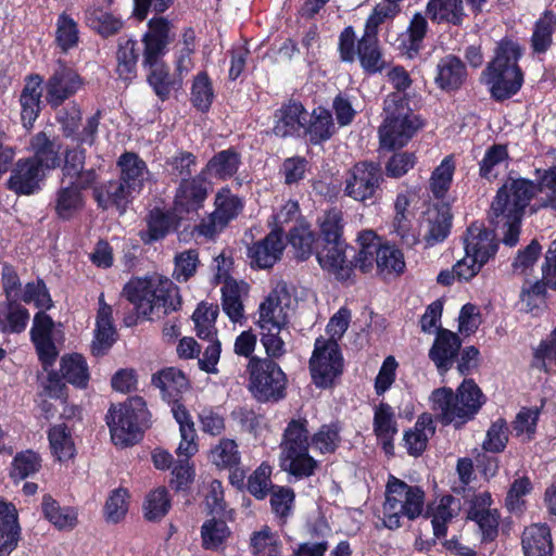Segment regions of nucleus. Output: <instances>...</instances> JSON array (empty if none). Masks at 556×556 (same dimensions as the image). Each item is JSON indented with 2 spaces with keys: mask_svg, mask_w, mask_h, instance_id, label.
Listing matches in <instances>:
<instances>
[{
  "mask_svg": "<svg viewBox=\"0 0 556 556\" xmlns=\"http://www.w3.org/2000/svg\"><path fill=\"white\" fill-rule=\"evenodd\" d=\"M454 503L453 495L444 494L438 502L426 505V491L421 485L408 484L389 475L382 503V525L393 531L403 527V519L413 522L422 517L431 519L433 535L443 539L447 534V525L455 516L452 508Z\"/></svg>",
  "mask_w": 556,
  "mask_h": 556,
  "instance_id": "nucleus-1",
  "label": "nucleus"
},
{
  "mask_svg": "<svg viewBox=\"0 0 556 556\" xmlns=\"http://www.w3.org/2000/svg\"><path fill=\"white\" fill-rule=\"evenodd\" d=\"M175 40L172 22L165 17H151L141 36L142 67L147 71V83L162 102L168 100L173 91L182 88V77L170 73L169 65L163 60Z\"/></svg>",
  "mask_w": 556,
  "mask_h": 556,
  "instance_id": "nucleus-2",
  "label": "nucleus"
},
{
  "mask_svg": "<svg viewBox=\"0 0 556 556\" xmlns=\"http://www.w3.org/2000/svg\"><path fill=\"white\" fill-rule=\"evenodd\" d=\"M535 186L529 178L508 176L491 201L488 222L504 231L502 242L509 248L519 241L522 219L536 197Z\"/></svg>",
  "mask_w": 556,
  "mask_h": 556,
  "instance_id": "nucleus-3",
  "label": "nucleus"
},
{
  "mask_svg": "<svg viewBox=\"0 0 556 556\" xmlns=\"http://www.w3.org/2000/svg\"><path fill=\"white\" fill-rule=\"evenodd\" d=\"M522 53L521 46L507 36L497 41L494 55L482 72L495 102L509 100L521 90L525 74L519 61Z\"/></svg>",
  "mask_w": 556,
  "mask_h": 556,
  "instance_id": "nucleus-4",
  "label": "nucleus"
},
{
  "mask_svg": "<svg viewBox=\"0 0 556 556\" xmlns=\"http://www.w3.org/2000/svg\"><path fill=\"white\" fill-rule=\"evenodd\" d=\"M430 401L438 421L460 429L476 418L486 396L472 378H465L455 391L450 387L434 389Z\"/></svg>",
  "mask_w": 556,
  "mask_h": 556,
  "instance_id": "nucleus-5",
  "label": "nucleus"
},
{
  "mask_svg": "<svg viewBox=\"0 0 556 556\" xmlns=\"http://www.w3.org/2000/svg\"><path fill=\"white\" fill-rule=\"evenodd\" d=\"M122 294L135 306L139 316L149 320L163 318L182 307L179 287L167 278L157 282L140 278L130 280L124 286Z\"/></svg>",
  "mask_w": 556,
  "mask_h": 556,
  "instance_id": "nucleus-6",
  "label": "nucleus"
},
{
  "mask_svg": "<svg viewBox=\"0 0 556 556\" xmlns=\"http://www.w3.org/2000/svg\"><path fill=\"white\" fill-rule=\"evenodd\" d=\"M151 414L141 396H131L117 405L112 404L105 416L111 440L119 447L139 443L150 427Z\"/></svg>",
  "mask_w": 556,
  "mask_h": 556,
  "instance_id": "nucleus-7",
  "label": "nucleus"
},
{
  "mask_svg": "<svg viewBox=\"0 0 556 556\" xmlns=\"http://www.w3.org/2000/svg\"><path fill=\"white\" fill-rule=\"evenodd\" d=\"M383 111L386 117L379 127V141L384 150L402 149L425 125L422 118L414 114L409 104L397 93L387 96Z\"/></svg>",
  "mask_w": 556,
  "mask_h": 556,
  "instance_id": "nucleus-8",
  "label": "nucleus"
},
{
  "mask_svg": "<svg viewBox=\"0 0 556 556\" xmlns=\"http://www.w3.org/2000/svg\"><path fill=\"white\" fill-rule=\"evenodd\" d=\"M248 390L258 403H278L287 396L288 378L273 359L251 357L247 366Z\"/></svg>",
  "mask_w": 556,
  "mask_h": 556,
  "instance_id": "nucleus-9",
  "label": "nucleus"
},
{
  "mask_svg": "<svg viewBox=\"0 0 556 556\" xmlns=\"http://www.w3.org/2000/svg\"><path fill=\"white\" fill-rule=\"evenodd\" d=\"M383 182V170L379 162L358 161L345 174L343 195L364 206L376 205L382 198Z\"/></svg>",
  "mask_w": 556,
  "mask_h": 556,
  "instance_id": "nucleus-10",
  "label": "nucleus"
},
{
  "mask_svg": "<svg viewBox=\"0 0 556 556\" xmlns=\"http://www.w3.org/2000/svg\"><path fill=\"white\" fill-rule=\"evenodd\" d=\"M344 361L336 339L321 336L315 340L308 362L313 383L319 389H329L343 372Z\"/></svg>",
  "mask_w": 556,
  "mask_h": 556,
  "instance_id": "nucleus-11",
  "label": "nucleus"
},
{
  "mask_svg": "<svg viewBox=\"0 0 556 556\" xmlns=\"http://www.w3.org/2000/svg\"><path fill=\"white\" fill-rule=\"evenodd\" d=\"M243 207V201L228 186L222 187L214 198V211L201 218L194 225L193 231L206 239H213L239 216Z\"/></svg>",
  "mask_w": 556,
  "mask_h": 556,
  "instance_id": "nucleus-12",
  "label": "nucleus"
},
{
  "mask_svg": "<svg viewBox=\"0 0 556 556\" xmlns=\"http://www.w3.org/2000/svg\"><path fill=\"white\" fill-rule=\"evenodd\" d=\"M352 251L354 247L349 244L346 240H332L329 242H318L316 260L320 268L333 275L340 282H345L352 278L357 262Z\"/></svg>",
  "mask_w": 556,
  "mask_h": 556,
  "instance_id": "nucleus-13",
  "label": "nucleus"
},
{
  "mask_svg": "<svg viewBox=\"0 0 556 556\" xmlns=\"http://www.w3.org/2000/svg\"><path fill=\"white\" fill-rule=\"evenodd\" d=\"M212 191V181L200 172L191 179L179 180L174 190L173 207L182 218L199 216Z\"/></svg>",
  "mask_w": 556,
  "mask_h": 556,
  "instance_id": "nucleus-14",
  "label": "nucleus"
},
{
  "mask_svg": "<svg viewBox=\"0 0 556 556\" xmlns=\"http://www.w3.org/2000/svg\"><path fill=\"white\" fill-rule=\"evenodd\" d=\"M85 85L78 72L63 60L56 61V67L46 81V102L51 109L60 108L75 96Z\"/></svg>",
  "mask_w": 556,
  "mask_h": 556,
  "instance_id": "nucleus-15",
  "label": "nucleus"
},
{
  "mask_svg": "<svg viewBox=\"0 0 556 556\" xmlns=\"http://www.w3.org/2000/svg\"><path fill=\"white\" fill-rule=\"evenodd\" d=\"M144 220L146 229L139 233L144 244L162 241L170 233H178L179 240H184L182 232H179L184 218L173 206H154L148 211Z\"/></svg>",
  "mask_w": 556,
  "mask_h": 556,
  "instance_id": "nucleus-16",
  "label": "nucleus"
},
{
  "mask_svg": "<svg viewBox=\"0 0 556 556\" xmlns=\"http://www.w3.org/2000/svg\"><path fill=\"white\" fill-rule=\"evenodd\" d=\"M495 229L485 227L481 222H472L464 235V249L467 256L483 265L494 260L501 243Z\"/></svg>",
  "mask_w": 556,
  "mask_h": 556,
  "instance_id": "nucleus-17",
  "label": "nucleus"
},
{
  "mask_svg": "<svg viewBox=\"0 0 556 556\" xmlns=\"http://www.w3.org/2000/svg\"><path fill=\"white\" fill-rule=\"evenodd\" d=\"M53 330L54 321L52 317L47 314V311H38L34 315L29 336L45 370L52 367L59 356L58 348L53 341Z\"/></svg>",
  "mask_w": 556,
  "mask_h": 556,
  "instance_id": "nucleus-18",
  "label": "nucleus"
},
{
  "mask_svg": "<svg viewBox=\"0 0 556 556\" xmlns=\"http://www.w3.org/2000/svg\"><path fill=\"white\" fill-rule=\"evenodd\" d=\"M307 115L304 104L290 98L274 112L271 132L280 139L301 138Z\"/></svg>",
  "mask_w": 556,
  "mask_h": 556,
  "instance_id": "nucleus-19",
  "label": "nucleus"
},
{
  "mask_svg": "<svg viewBox=\"0 0 556 556\" xmlns=\"http://www.w3.org/2000/svg\"><path fill=\"white\" fill-rule=\"evenodd\" d=\"M283 250V231L276 227L263 239L249 245L247 256L252 268L268 269L281 260Z\"/></svg>",
  "mask_w": 556,
  "mask_h": 556,
  "instance_id": "nucleus-20",
  "label": "nucleus"
},
{
  "mask_svg": "<svg viewBox=\"0 0 556 556\" xmlns=\"http://www.w3.org/2000/svg\"><path fill=\"white\" fill-rule=\"evenodd\" d=\"M90 190H92V198L99 210L115 208L119 215L127 212L136 197V193L118 178L101 184L96 182L93 187H90Z\"/></svg>",
  "mask_w": 556,
  "mask_h": 556,
  "instance_id": "nucleus-21",
  "label": "nucleus"
},
{
  "mask_svg": "<svg viewBox=\"0 0 556 556\" xmlns=\"http://www.w3.org/2000/svg\"><path fill=\"white\" fill-rule=\"evenodd\" d=\"M87 150L77 144L67 147L63 152V163L61 172L64 178H70V182H76L80 188L93 187L99 181L100 175L93 167L85 168Z\"/></svg>",
  "mask_w": 556,
  "mask_h": 556,
  "instance_id": "nucleus-22",
  "label": "nucleus"
},
{
  "mask_svg": "<svg viewBox=\"0 0 556 556\" xmlns=\"http://www.w3.org/2000/svg\"><path fill=\"white\" fill-rule=\"evenodd\" d=\"M7 180V188L16 194L29 195L40 189V181L46 177V173L30 157L17 160Z\"/></svg>",
  "mask_w": 556,
  "mask_h": 556,
  "instance_id": "nucleus-23",
  "label": "nucleus"
},
{
  "mask_svg": "<svg viewBox=\"0 0 556 556\" xmlns=\"http://www.w3.org/2000/svg\"><path fill=\"white\" fill-rule=\"evenodd\" d=\"M468 75L466 63L458 55L450 53L438 61L433 81L441 91L452 93L464 87Z\"/></svg>",
  "mask_w": 556,
  "mask_h": 556,
  "instance_id": "nucleus-24",
  "label": "nucleus"
},
{
  "mask_svg": "<svg viewBox=\"0 0 556 556\" xmlns=\"http://www.w3.org/2000/svg\"><path fill=\"white\" fill-rule=\"evenodd\" d=\"M460 348L462 339L457 333L445 328H438L428 356L434 363L440 375H445L452 369Z\"/></svg>",
  "mask_w": 556,
  "mask_h": 556,
  "instance_id": "nucleus-25",
  "label": "nucleus"
},
{
  "mask_svg": "<svg viewBox=\"0 0 556 556\" xmlns=\"http://www.w3.org/2000/svg\"><path fill=\"white\" fill-rule=\"evenodd\" d=\"M43 78L39 74H29L20 94L21 121L26 129L33 128L42 106Z\"/></svg>",
  "mask_w": 556,
  "mask_h": 556,
  "instance_id": "nucleus-26",
  "label": "nucleus"
},
{
  "mask_svg": "<svg viewBox=\"0 0 556 556\" xmlns=\"http://www.w3.org/2000/svg\"><path fill=\"white\" fill-rule=\"evenodd\" d=\"M109 9L93 4L84 11L86 26L103 39L117 36L125 27L123 17Z\"/></svg>",
  "mask_w": 556,
  "mask_h": 556,
  "instance_id": "nucleus-27",
  "label": "nucleus"
},
{
  "mask_svg": "<svg viewBox=\"0 0 556 556\" xmlns=\"http://www.w3.org/2000/svg\"><path fill=\"white\" fill-rule=\"evenodd\" d=\"M116 166L119 170L118 179L139 194L144 188L146 175L149 173L146 161L136 152L125 151L118 156Z\"/></svg>",
  "mask_w": 556,
  "mask_h": 556,
  "instance_id": "nucleus-28",
  "label": "nucleus"
},
{
  "mask_svg": "<svg viewBox=\"0 0 556 556\" xmlns=\"http://www.w3.org/2000/svg\"><path fill=\"white\" fill-rule=\"evenodd\" d=\"M142 55L139 42L134 37L122 36L115 52L116 74L119 79L131 83L138 75V62Z\"/></svg>",
  "mask_w": 556,
  "mask_h": 556,
  "instance_id": "nucleus-29",
  "label": "nucleus"
},
{
  "mask_svg": "<svg viewBox=\"0 0 556 556\" xmlns=\"http://www.w3.org/2000/svg\"><path fill=\"white\" fill-rule=\"evenodd\" d=\"M33 155L29 156L45 173L61 166V143L47 132L39 131L30 139Z\"/></svg>",
  "mask_w": 556,
  "mask_h": 556,
  "instance_id": "nucleus-30",
  "label": "nucleus"
},
{
  "mask_svg": "<svg viewBox=\"0 0 556 556\" xmlns=\"http://www.w3.org/2000/svg\"><path fill=\"white\" fill-rule=\"evenodd\" d=\"M152 384L160 389L167 403L182 401V394L190 388L186 374L176 367H166L152 375Z\"/></svg>",
  "mask_w": 556,
  "mask_h": 556,
  "instance_id": "nucleus-31",
  "label": "nucleus"
},
{
  "mask_svg": "<svg viewBox=\"0 0 556 556\" xmlns=\"http://www.w3.org/2000/svg\"><path fill=\"white\" fill-rule=\"evenodd\" d=\"M86 190H90V188H80L76 182L60 187L53 200L56 218L62 222H70L77 216L85 206L83 192Z\"/></svg>",
  "mask_w": 556,
  "mask_h": 556,
  "instance_id": "nucleus-32",
  "label": "nucleus"
},
{
  "mask_svg": "<svg viewBox=\"0 0 556 556\" xmlns=\"http://www.w3.org/2000/svg\"><path fill=\"white\" fill-rule=\"evenodd\" d=\"M309 118L305 119L302 137L307 138L309 144L321 146L330 140L337 131L332 113L325 106L313 109Z\"/></svg>",
  "mask_w": 556,
  "mask_h": 556,
  "instance_id": "nucleus-33",
  "label": "nucleus"
},
{
  "mask_svg": "<svg viewBox=\"0 0 556 556\" xmlns=\"http://www.w3.org/2000/svg\"><path fill=\"white\" fill-rule=\"evenodd\" d=\"M242 164L240 152L235 147L216 152L202 167L200 173L205 177L226 181L232 178Z\"/></svg>",
  "mask_w": 556,
  "mask_h": 556,
  "instance_id": "nucleus-34",
  "label": "nucleus"
},
{
  "mask_svg": "<svg viewBox=\"0 0 556 556\" xmlns=\"http://www.w3.org/2000/svg\"><path fill=\"white\" fill-rule=\"evenodd\" d=\"M21 539L18 514L14 504L0 498V556H10Z\"/></svg>",
  "mask_w": 556,
  "mask_h": 556,
  "instance_id": "nucleus-35",
  "label": "nucleus"
},
{
  "mask_svg": "<svg viewBox=\"0 0 556 556\" xmlns=\"http://www.w3.org/2000/svg\"><path fill=\"white\" fill-rule=\"evenodd\" d=\"M425 13L433 24L454 27H462L468 16L463 0H428Z\"/></svg>",
  "mask_w": 556,
  "mask_h": 556,
  "instance_id": "nucleus-36",
  "label": "nucleus"
},
{
  "mask_svg": "<svg viewBox=\"0 0 556 556\" xmlns=\"http://www.w3.org/2000/svg\"><path fill=\"white\" fill-rule=\"evenodd\" d=\"M375 264L377 275L383 280L397 278L406 269L404 253L395 244L388 241L375 253Z\"/></svg>",
  "mask_w": 556,
  "mask_h": 556,
  "instance_id": "nucleus-37",
  "label": "nucleus"
},
{
  "mask_svg": "<svg viewBox=\"0 0 556 556\" xmlns=\"http://www.w3.org/2000/svg\"><path fill=\"white\" fill-rule=\"evenodd\" d=\"M521 545L525 556H552L553 541L547 523H533L522 533Z\"/></svg>",
  "mask_w": 556,
  "mask_h": 556,
  "instance_id": "nucleus-38",
  "label": "nucleus"
},
{
  "mask_svg": "<svg viewBox=\"0 0 556 556\" xmlns=\"http://www.w3.org/2000/svg\"><path fill=\"white\" fill-rule=\"evenodd\" d=\"M287 239L298 261L304 262L316 255L319 239L307 222L301 220L292 226Z\"/></svg>",
  "mask_w": 556,
  "mask_h": 556,
  "instance_id": "nucleus-39",
  "label": "nucleus"
},
{
  "mask_svg": "<svg viewBox=\"0 0 556 556\" xmlns=\"http://www.w3.org/2000/svg\"><path fill=\"white\" fill-rule=\"evenodd\" d=\"M356 56L367 75L382 73L387 66L378 37L369 36V34H363L357 40Z\"/></svg>",
  "mask_w": 556,
  "mask_h": 556,
  "instance_id": "nucleus-40",
  "label": "nucleus"
},
{
  "mask_svg": "<svg viewBox=\"0 0 556 556\" xmlns=\"http://www.w3.org/2000/svg\"><path fill=\"white\" fill-rule=\"evenodd\" d=\"M427 15L416 12L413 14L405 34L401 39L400 49L409 59H414L419 55L424 49V40L429 31V23Z\"/></svg>",
  "mask_w": 556,
  "mask_h": 556,
  "instance_id": "nucleus-41",
  "label": "nucleus"
},
{
  "mask_svg": "<svg viewBox=\"0 0 556 556\" xmlns=\"http://www.w3.org/2000/svg\"><path fill=\"white\" fill-rule=\"evenodd\" d=\"M43 517L60 531H71L78 525V513L71 506L61 507L50 494H45L41 501Z\"/></svg>",
  "mask_w": 556,
  "mask_h": 556,
  "instance_id": "nucleus-42",
  "label": "nucleus"
},
{
  "mask_svg": "<svg viewBox=\"0 0 556 556\" xmlns=\"http://www.w3.org/2000/svg\"><path fill=\"white\" fill-rule=\"evenodd\" d=\"M311 438L308 420L305 417L292 418L282 433L281 453L309 451Z\"/></svg>",
  "mask_w": 556,
  "mask_h": 556,
  "instance_id": "nucleus-43",
  "label": "nucleus"
},
{
  "mask_svg": "<svg viewBox=\"0 0 556 556\" xmlns=\"http://www.w3.org/2000/svg\"><path fill=\"white\" fill-rule=\"evenodd\" d=\"M345 224L344 213L340 207L325 210L316 219L318 242L344 240Z\"/></svg>",
  "mask_w": 556,
  "mask_h": 556,
  "instance_id": "nucleus-44",
  "label": "nucleus"
},
{
  "mask_svg": "<svg viewBox=\"0 0 556 556\" xmlns=\"http://www.w3.org/2000/svg\"><path fill=\"white\" fill-rule=\"evenodd\" d=\"M280 466L296 480H302L315 475L318 462L309 455V451L286 452L281 453Z\"/></svg>",
  "mask_w": 556,
  "mask_h": 556,
  "instance_id": "nucleus-45",
  "label": "nucleus"
},
{
  "mask_svg": "<svg viewBox=\"0 0 556 556\" xmlns=\"http://www.w3.org/2000/svg\"><path fill=\"white\" fill-rule=\"evenodd\" d=\"M29 321V311L17 300L0 303V332L22 333Z\"/></svg>",
  "mask_w": 556,
  "mask_h": 556,
  "instance_id": "nucleus-46",
  "label": "nucleus"
},
{
  "mask_svg": "<svg viewBox=\"0 0 556 556\" xmlns=\"http://www.w3.org/2000/svg\"><path fill=\"white\" fill-rule=\"evenodd\" d=\"M48 440L52 455L60 463H65L75 456V443L66 424L51 426L48 430Z\"/></svg>",
  "mask_w": 556,
  "mask_h": 556,
  "instance_id": "nucleus-47",
  "label": "nucleus"
},
{
  "mask_svg": "<svg viewBox=\"0 0 556 556\" xmlns=\"http://www.w3.org/2000/svg\"><path fill=\"white\" fill-rule=\"evenodd\" d=\"M359 249L352 251L357 268L363 274H368L374 269V255L384 244L382 239L374 230H363L357 236Z\"/></svg>",
  "mask_w": 556,
  "mask_h": 556,
  "instance_id": "nucleus-48",
  "label": "nucleus"
},
{
  "mask_svg": "<svg viewBox=\"0 0 556 556\" xmlns=\"http://www.w3.org/2000/svg\"><path fill=\"white\" fill-rule=\"evenodd\" d=\"M215 99L213 81L206 71L193 76L190 88V103L200 113H208Z\"/></svg>",
  "mask_w": 556,
  "mask_h": 556,
  "instance_id": "nucleus-49",
  "label": "nucleus"
},
{
  "mask_svg": "<svg viewBox=\"0 0 556 556\" xmlns=\"http://www.w3.org/2000/svg\"><path fill=\"white\" fill-rule=\"evenodd\" d=\"M60 365L61 374L67 383L78 389L87 388L90 374L88 364L81 354H66L61 358Z\"/></svg>",
  "mask_w": 556,
  "mask_h": 556,
  "instance_id": "nucleus-50",
  "label": "nucleus"
},
{
  "mask_svg": "<svg viewBox=\"0 0 556 556\" xmlns=\"http://www.w3.org/2000/svg\"><path fill=\"white\" fill-rule=\"evenodd\" d=\"M556 30V14L545 10L534 23L531 36V48L533 53H545L553 43V35Z\"/></svg>",
  "mask_w": 556,
  "mask_h": 556,
  "instance_id": "nucleus-51",
  "label": "nucleus"
},
{
  "mask_svg": "<svg viewBox=\"0 0 556 556\" xmlns=\"http://www.w3.org/2000/svg\"><path fill=\"white\" fill-rule=\"evenodd\" d=\"M172 508V497L166 486L151 490L142 505L143 517L150 522H160Z\"/></svg>",
  "mask_w": 556,
  "mask_h": 556,
  "instance_id": "nucleus-52",
  "label": "nucleus"
},
{
  "mask_svg": "<svg viewBox=\"0 0 556 556\" xmlns=\"http://www.w3.org/2000/svg\"><path fill=\"white\" fill-rule=\"evenodd\" d=\"M224 517L215 516L201 526L202 547L205 551H217L223 547L231 535V530Z\"/></svg>",
  "mask_w": 556,
  "mask_h": 556,
  "instance_id": "nucleus-53",
  "label": "nucleus"
},
{
  "mask_svg": "<svg viewBox=\"0 0 556 556\" xmlns=\"http://www.w3.org/2000/svg\"><path fill=\"white\" fill-rule=\"evenodd\" d=\"M41 467L40 454L30 448L24 450L13 457L9 476L13 481H22L37 473Z\"/></svg>",
  "mask_w": 556,
  "mask_h": 556,
  "instance_id": "nucleus-54",
  "label": "nucleus"
},
{
  "mask_svg": "<svg viewBox=\"0 0 556 556\" xmlns=\"http://www.w3.org/2000/svg\"><path fill=\"white\" fill-rule=\"evenodd\" d=\"M165 165L173 181L191 179L198 165V156L190 151L178 149L166 159Z\"/></svg>",
  "mask_w": 556,
  "mask_h": 556,
  "instance_id": "nucleus-55",
  "label": "nucleus"
},
{
  "mask_svg": "<svg viewBox=\"0 0 556 556\" xmlns=\"http://www.w3.org/2000/svg\"><path fill=\"white\" fill-rule=\"evenodd\" d=\"M270 508L273 514L278 518L281 525L287 523L289 517L292 515L295 505V492L288 485L275 484L271 486Z\"/></svg>",
  "mask_w": 556,
  "mask_h": 556,
  "instance_id": "nucleus-56",
  "label": "nucleus"
},
{
  "mask_svg": "<svg viewBox=\"0 0 556 556\" xmlns=\"http://www.w3.org/2000/svg\"><path fill=\"white\" fill-rule=\"evenodd\" d=\"M508 160L507 144L493 143L485 150L482 160L478 163L479 176L489 182H493L498 177L496 167Z\"/></svg>",
  "mask_w": 556,
  "mask_h": 556,
  "instance_id": "nucleus-57",
  "label": "nucleus"
},
{
  "mask_svg": "<svg viewBox=\"0 0 556 556\" xmlns=\"http://www.w3.org/2000/svg\"><path fill=\"white\" fill-rule=\"evenodd\" d=\"M341 431L342 426L338 420L324 424L312 435L311 442L320 454H333L341 444Z\"/></svg>",
  "mask_w": 556,
  "mask_h": 556,
  "instance_id": "nucleus-58",
  "label": "nucleus"
},
{
  "mask_svg": "<svg viewBox=\"0 0 556 556\" xmlns=\"http://www.w3.org/2000/svg\"><path fill=\"white\" fill-rule=\"evenodd\" d=\"M79 43V29L77 22L67 13L58 16L55 29V45L64 54L76 48Z\"/></svg>",
  "mask_w": 556,
  "mask_h": 556,
  "instance_id": "nucleus-59",
  "label": "nucleus"
},
{
  "mask_svg": "<svg viewBox=\"0 0 556 556\" xmlns=\"http://www.w3.org/2000/svg\"><path fill=\"white\" fill-rule=\"evenodd\" d=\"M455 172V160L453 155L445 156L434 168L430 177V190L438 200L445 198L450 190Z\"/></svg>",
  "mask_w": 556,
  "mask_h": 556,
  "instance_id": "nucleus-60",
  "label": "nucleus"
},
{
  "mask_svg": "<svg viewBox=\"0 0 556 556\" xmlns=\"http://www.w3.org/2000/svg\"><path fill=\"white\" fill-rule=\"evenodd\" d=\"M210 459L218 469H232L240 465L241 456L235 440L223 438L212 447Z\"/></svg>",
  "mask_w": 556,
  "mask_h": 556,
  "instance_id": "nucleus-61",
  "label": "nucleus"
},
{
  "mask_svg": "<svg viewBox=\"0 0 556 556\" xmlns=\"http://www.w3.org/2000/svg\"><path fill=\"white\" fill-rule=\"evenodd\" d=\"M392 152L382 168L383 177L400 179L416 166L418 157L415 152L401 151V149Z\"/></svg>",
  "mask_w": 556,
  "mask_h": 556,
  "instance_id": "nucleus-62",
  "label": "nucleus"
},
{
  "mask_svg": "<svg viewBox=\"0 0 556 556\" xmlns=\"http://www.w3.org/2000/svg\"><path fill=\"white\" fill-rule=\"evenodd\" d=\"M199 265L200 258L197 249H188L179 252L174 257L172 277L179 283L187 282L195 275Z\"/></svg>",
  "mask_w": 556,
  "mask_h": 556,
  "instance_id": "nucleus-63",
  "label": "nucleus"
},
{
  "mask_svg": "<svg viewBox=\"0 0 556 556\" xmlns=\"http://www.w3.org/2000/svg\"><path fill=\"white\" fill-rule=\"evenodd\" d=\"M251 548L254 556H280L281 543L265 526L252 534Z\"/></svg>",
  "mask_w": 556,
  "mask_h": 556,
  "instance_id": "nucleus-64",
  "label": "nucleus"
}]
</instances>
